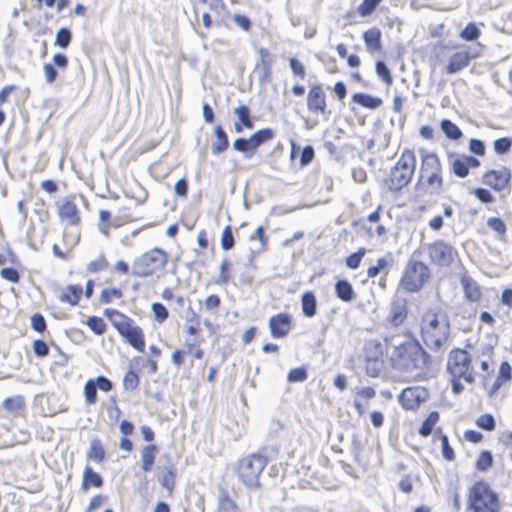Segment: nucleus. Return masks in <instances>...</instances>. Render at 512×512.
I'll return each instance as SVG.
<instances>
[{
	"mask_svg": "<svg viewBox=\"0 0 512 512\" xmlns=\"http://www.w3.org/2000/svg\"><path fill=\"white\" fill-rule=\"evenodd\" d=\"M450 333V324L446 316L427 311L422 317L421 335L424 343L433 351L439 352L446 344Z\"/></svg>",
	"mask_w": 512,
	"mask_h": 512,
	"instance_id": "2",
	"label": "nucleus"
},
{
	"mask_svg": "<svg viewBox=\"0 0 512 512\" xmlns=\"http://www.w3.org/2000/svg\"><path fill=\"white\" fill-rule=\"evenodd\" d=\"M168 260L167 253L159 248L151 249L138 257L132 265V274L137 277L150 276L162 269Z\"/></svg>",
	"mask_w": 512,
	"mask_h": 512,
	"instance_id": "9",
	"label": "nucleus"
},
{
	"mask_svg": "<svg viewBox=\"0 0 512 512\" xmlns=\"http://www.w3.org/2000/svg\"><path fill=\"white\" fill-rule=\"evenodd\" d=\"M102 484L101 476L93 471L90 466H86L83 474V489H87L89 486L100 487Z\"/></svg>",
	"mask_w": 512,
	"mask_h": 512,
	"instance_id": "30",
	"label": "nucleus"
},
{
	"mask_svg": "<svg viewBox=\"0 0 512 512\" xmlns=\"http://www.w3.org/2000/svg\"><path fill=\"white\" fill-rule=\"evenodd\" d=\"M379 2L380 0H364L363 3L359 6V13L362 16L371 14Z\"/></svg>",
	"mask_w": 512,
	"mask_h": 512,
	"instance_id": "59",
	"label": "nucleus"
},
{
	"mask_svg": "<svg viewBox=\"0 0 512 512\" xmlns=\"http://www.w3.org/2000/svg\"><path fill=\"white\" fill-rule=\"evenodd\" d=\"M174 192L176 195L180 196V197H184L187 195V190H188V185H187V181L185 178H181L179 180L176 181V183L174 184Z\"/></svg>",
	"mask_w": 512,
	"mask_h": 512,
	"instance_id": "64",
	"label": "nucleus"
},
{
	"mask_svg": "<svg viewBox=\"0 0 512 512\" xmlns=\"http://www.w3.org/2000/svg\"><path fill=\"white\" fill-rule=\"evenodd\" d=\"M474 195L480 200L482 203H492L494 201L493 195L489 190L485 188H477L474 190Z\"/></svg>",
	"mask_w": 512,
	"mask_h": 512,
	"instance_id": "61",
	"label": "nucleus"
},
{
	"mask_svg": "<svg viewBox=\"0 0 512 512\" xmlns=\"http://www.w3.org/2000/svg\"><path fill=\"white\" fill-rule=\"evenodd\" d=\"M72 40V33L68 28H60L55 35V45L65 49L67 48Z\"/></svg>",
	"mask_w": 512,
	"mask_h": 512,
	"instance_id": "35",
	"label": "nucleus"
},
{
	"mask_svg": "<svg viewBox=\"0 0 512 512\" xmlns=\"http://www.w3.org/2000/svg\"><path fill=\"white\" fill-rule=\"evenodd\" d=\"M151 310L155 316V319L158 321V322H163L165 321L167 318H168V310L167 308L161 304V303H158V302H154L152 305H151Z\"/></svg>",
	"mask_w": 512,
	"mask_h": 512,
	"instance_id": "48",
	"label": "nucleus"
},
{
	"mask_svg": "<svg viewBox=\"0 0 512 512\" xmlns=\"http://www.w3.org/2000/svg\"><path fill=\"white\" fill-rule=\"evenodd\" d=\"M233 148L241 153L246 154L247 157H250L254 154V148H252L251 142H249V138H237L233 142Z\"/></svg>",
	"mask_w": 512,
	"mask_h": 512,
	"instance_id": "37",
	"label": "nucleus"
},
{
	"mask_svg": "<svg viewBox=\"0 0 512 512\" xmlns=\"http://www.w3.org/2000/svg\"><path fill=\"white\" fill-rule=\"evenodd\" d=\"M81 294L82 287L80 285H68L66 291L59 295V300L74 306L78 304Z\"/></svg>",
	"mask_w": 512,
	"mask_h": 512,
	"instance_id": "26",
	"label": "nucleus"
},
{
	"mask_svg": "<svg viewBox=\"0 0 512 512\" xmlns=\"http://www.w3.org/2000/svg\"><path fill=\"white\" fill-rule=\"evenodd\" d=\"M292 317L288 313H279L270 317L269 329L273 338L285 337L292 328Z\"/></svg>",
	"mask_w": 512,
	"mask_h": 512,
	"instance_id": "14",
	"label": "nucleus"
},
{
	"mask_svg": "<svg viewBox=\"0 0 512 512\" xmlns=\"http://www.w3.org/2000/svg\"><path fill=\"white\" fill-rule=\"evenodd\" d=\"M43 70H44L46 82L48 84L53 83L56 80L57 75H58L54 65L50 64V63H45L43 65Z\"/></svg>",
	"mask_w": 512,
	"mask_h": 512,
	"instance_id": "62",
	"label": "nucleus"
},
{
	"mask_svg": "<svg viewBox=\"0 0 512 512\" xmlns=\"http://www.w3.org/2000/svg\"><path fill=\"white\" fill-rule=\"evenodd\" d=\"M215 139L211 144V151L217 155L224 152L229 145L228 137L226 132L221 126H216L214 130Z\"/></svg>",
	"mask_w": 512,
	"mask_h": 512,
	"instance_id": "22",
	"label": "nucleus"
},
{
	"mask_svg": "<svg viewBox=\"0 0 512 512\" xmlns=\"http://www.w3.org/2000/svg\"><path fill=\"white\" fill-rule=\"evenodd\" d=\"M440 439H441V445H442V456L446 460L452 461L454 459L455 455H454V451H453L452 447L449 444L448 437L443 434Z\"/></svg>",
	"mask_w": 512,
	"mask_h": 512,
	"instance_id": "56",
	"label": "nucleus"
},
{
	"mask_svg": "<svg viewBox=\"0 0 512 512\" xmlns=\"http://www.w3.org/2000/svg\"><path fill=\"white\" fill-rule=\"evenodd\" d=\"M159 481L162 486L167 490L171 491L175 485V477L172 469H168L161 477H159Z\"/></svg>",
	"mask_w": 512,
	"mask_h": 512,
	"instance_id": "55",
	"label": "nucleus"
},
{
	"mask_svg": "<svg viewBox=\"0 0 512 512\" xmlns=\"http://www.w3.org/2000/svg\"><path fill=\"white\" fill-rule=\"evenodd\" d=\"M108 266V262L103 254H100L95 260L91 261L87 265V271L90 273L104 270Z\"/></svg>",
	"mask_w": 512,
	"mask_h": 512,
	"instance_id": "46",
	"label": "nucleus"
},
{
	"mask_svg": "<svg viewBox=\"0 0 512 512\" xmlns=\"http://www.w3.org/2000/svg\"><path fill=\"white\" fill-rule=\"evenodd\" d=\"M266 464V458L258 454L243 458L238 464L240 480L249 488L259 487V477Z\"/></svg>",
	"mask_w": 512,
	"mask_h": 512,
	"instance_id": "10",
	"label": "nucleus"
},
{
	"mask_svg": "<svg viewBox=\"0 0 512 512\" xmlns=\"http://www.w3.org/2000/svg\"><path fill=\"white\" fill-rule=\"evenodd\" d=\"M59 216L67 221L70 225H77L80 221L77 206L72 201H65L59 207Z\"/></svg>",
	"mask_w": 512,
	"mask_h": 512,
	"instance_id": "20",
	"label": "nucleus"
},
{
	"mask_svg": "<svg viewBox=\"0 0 512 512\" xmlns=\"http://www.w3.org/2000/svg\"><path fill=\"white\" fill-rule=\"evenodd\" d=\"M430 278L429 267L417 260H410L400 280V287L407 292H418Z\"/></svg>",
	"mask_w": 512,
	"mask_h": 512,
	"instance_id": "8",
	"label": "nucleus"
},
{
	"mask_svg": "<svg viewBox=\"0 0 512 512\" xmlns=\"http://www.w3.org/2000/svg\"><path fill=\"white\" fill-rule=\"evenodd\" d=\"M420 181L428 188L430 194H439L443 186L442 165L435 153L422 151Z\"/></svg>",
	"mask_w": 512,
	"mask_h": 512,
	"instance_id": "4",
	"label": "nucleus"
},
{
	"mask_svg": "<svg viewBox=\"0 0 512 512\" xmlns=\"http://www.w3.org/2000/svg\"><path fill=\"white\" fill-rule=\"evenodd\" d=\"M487 226L492 229L493 231L504 234L506 231V226L504 222L500 218H489L487 220Z\"/></svg>",
	"mask_w": 512,
	"mask_h": 512,
	"instance_id": "60",
	"label": "nucleus"
},
{
	"mask_svg": "<svg viewBox=\"0 0 512 512\" xmlns=\"http://www.w3.org/2000/svg\"><path fill=\"white\" fill-rule=\"evenodd\" d=\"M451 171L460 178H465L469 174V170L463 158H456L451 161Z\"/></svg>",
	"mask_w": 512,
	"mask_h": 512,
	"instance_id": "38",
	"label": "nucleus"
},
{
	"mask_svg": "<svg viewBox=\"0 0 512 512\" xmlns=\"http://www.w3.org/2000/svg\"><path fill=\"white\" fill-rule=\"evenodd\" d=\"M447 372L451 377L462 378L467 383L475 381L474 359L463 349L450 351L447 359Z\"/></svg>",
	"mask_w": 512,
	"mask_h": 512,
	"instance_id": "6",
	"label": "nucleus"
},
{
	"mask_svg": "<svg viewBox=\"0 0 512 512\" xmlns=\"http://www.w3.org/2000/svg\"><path fill=\"white\" fill-rule=\"evenodd\" d=\"M33 352L38 357H45L49 354V347L45 341L37 339L32 344Z\"/></svg>",
	"mask_w": 512,
	"mask_h": 512,
	"instance_id": "54",
	"label": "nucleus"
},
{
	"mask_svg": "<svg viewBox=\"0 0 512 512\" xmlns=\"http://www.w3.org/2000/svg\"><path fill=\"white\" fill-rule=\"evenodd\" d=\"M215 512H241L236 502L223 487L218 488L217 507Z\"/></svg>",
	"mask_w": 512,
	"mask_h": 512,
	"instance_id": "18",
	"label": "nucleus"
},
{
	"mask_svg": "<svg viewBox=\"0 0 512 512\" xmlns=\"http://www.w3.org/2000/svg\"><path fill=\"white\" fill-rule=\"evenodd\" d=\"M0 275L2 278L12 282V283H18L20 276L16 269L11 267H4L0 270Z\"/></svg>",
	"mask_w": 512,
	"mask_h": 512,
	"instance_id": "57",
	"label": "nucleus"
},
{
	"mask_svg": "<svg viewBox=\"0 0 512 512\" xmlns=\"http://www.w3.org/2000/svg\"><path fill=\"white\" fill-rule=\"evenodd\" d=\"M234 114L237 116L238 121L246 128H253V122L250 118V110L246 105H241L234 109Z\"/></svg>",
	"mask_w": 512,
	"mask_h": 512,
	"instance_id": "34",
	"label": "nucleus"
},
{
	"mask_svg": "<svg viewBox=\"0 0 512 512\" xmlns=\"http://www.w3.org/2000/svg\"><path fill=\"white\" fill-rule=\"evenodd\" d=\"M122 292L119 289H104L100 294V302L102 303H110L112 298H121Z\"/></svg>",
	"mask_w": 512,
	"mask_h": 512,
	"instance_id": "53",
	"label": "nucleus"
},
{
	"mask_svg": "<svg viewBox=\"0 0 512 512\" xmlns=\"http://www.w3.org/2000/svg\"><path fill=\"white\" fill-rule=\"evenodd\" d=\"M363 39L369 52L373 53L381 50V31L379 29L372 28L365 31Z\"/></svg>",
	"mask_w": 512,
	"mask_h": 512,
	"instance_id": "21",
	"label": "nucleus"
},
{
	"mask_svg": "<svg viewBox=\"0 0 512 512\" xmlns=\"http://www.w3.org/2000/svg\"><path fill=\"white\" fill-rule=\"evenodd\" d=\"M476 424L479 428L492 431L495 428V420L491 414H483L477 418Z\"/></svg>",
	"mask_w": 512,
	"mask_h": 512,
	"instance_id": "45",
	"label": "nucleus"
},
{
	"mask_svg": "<svg viewBox=\"0 0 512 512\" xmlns=\"http://www.w3.org/2000/svg\"><path fill=\"white\" fill-rule=\"evenodd\" d=\"M428 397V391L422 387H408L404 389L399 400L405 409L414 410L425 402Z\"/></svg>",
	"mask_w": 512,
	"mask_h": 512,
	"instance_id": "13",
	"label": "nucleus"
},
{
	"mask_svg": "<svg viewBox=\"0 0 512 512\" xmlns=\"http://www.w3.org/2000/svg\"><path fill=\"white\" fill-rule=\"evenodd\" d=\"M511 180V170L507 167H502L499 170H489L483 177V184L491 187L495 191H502L505 189Z\"/></svg>",
	"mask_w": 512,
	"mask_h": 512,
	"instance_id": "12",
	"label": "nucleus"
},
{
	"mask_svg": "<svg viewBox=\"0 0 512 512\" xmlns=\"http://www.w3.org/2000/svg\"><path fill=\"white\" fill-rule=\"evenodd\" d=\"M479 35L480 30L474 23H469L460 33V37L466 41H474Z\"/></svg>",
	"mask_w": 512,
	"mask_h": 512,
	"instance_id": "43",
	"label": "nucleus"
},
{
	"mask_svg": "<svg viewBox=\"0 0 512 512\" xmlns=\"http://www.w3.org/2000/svg\"><path fill=\"white\" fill-rule=\"evenodd\" d=\"M307 379V371L305 368L299 367L290 370L288 373V381L303 382Z\"/></svg>",
	"mask_w": 512,
	"mask_h": 512,
	"instance_id": "52",
	"label": "nucleus"
},
{
	"mask_svg": "<svg viewBox=\"0 0 512 512\" xmlns=\"http://www.w3.org/2000/svg\"><path fill=\"white\" fill-rule=\"evenodd\" d=\"M438 420H439L438 412L432 411L428 415L426 420L422 423V425L419 429V434L424 437H427L428 435H430L432 433V430H433L435 424L438 422Z\"/></svg>",
	"mask_w": 512,
	"mask_h": 512,
	"instance_id": "33",
	"label": "nucleus"
},
{
	"mask_svg": "<svg viewBox=\"0 0 512 512\" xmlns=\"http://www.w3.org/2000/svg\"><path fill=\"white\" fill-rule=\"evenodd\" d=\"M469 150L476 155L482 156L485 154V146L481 140L471 139L469 142Z\"/></svg>",
	"mask_w": 512,
	"mask_h": 512,
	"instance_id": "63",
	"label": "nucleus"
},
{
	"mask_svg": "<svg viewBox=\"0 0 512 512\" xmlns=\"http://www.w3.org/2000/svg\"><path fill=\"white\" fill-rule=\"evenodd\" d=\"M123 385L126 390H135L139 385V377L136 372L129 370L123 378Z\"/></svg>",
	"mask_w": 512,
	"mask_h": 512,
	"instance_id": "44",
	"label": "nucleus"
},
{
	"mask_svg": "<svg viewBox=\"0 0 512 512\" xmlns=\"http://www.w3.org/2000/svg\"><path fill=\"white\" fill-rule=\"evenodd\" d=\"M430 260L439 266H449L457 256L456 249L443 240L435 241L427 245Z\"/></svg>",
	"mask_w": 512,
	"mask_h": 512,
	"instance_id": "11",
	"label": "nucleus"
},
{
	"mask_svg": "<svg viewBox=\"0 0 512 512\" xmlns=\"http://www.w3.org/2000/svg\"><path fill=\"white\" fill-rule=\"evenodd\" d=\"M234 246V237L231 228L227 226L221 235V247L224 250H230Z\"/></svg>",
	"mask_w": 512,
	"mask_h": 512,
	"instance_id": "49",
	"label": "nucleus"
},
{
	"mask_svg": "<svg viewBox=\"0 0 512 512\" xmlns=\"http://www.w3.org/2000/svg\"><path fill=\"white\" fill-rule=\"evenodd\" d=\"M301 306L306 317H313L316 314L317 300L313 292L308 291L302 295Z\"/></svg>",
	"mask_w": 512,
	"mask_h": 512,
	"instance_id": "24",
	"label": "nucleus"
},
{
	"mask_svg": "<svg viewBox=\"0 0 512 512\" xmlns=\"http://www.w3.org/2000/svg\"><path fill=\"white\" fill-rule=\"evenodd\" d=\"M352 100L360 104L361 106L368 108V109H377L379 108L383 101L381 98L372 96L366 93L357 92L352 95Z\"/></svg>",
	"mask_w": 512,
	"mask_h": 512,
	"instance_id": "23",
	"label": "nucleus"
},
{
	"mask_svg": "<svg viewBox=\"0 0 512 512\" xmlns=\"http://www.w3.org/2000/svg\"><path fill=\"white\" fill-rule=\"evenodd\" d=\"M87 456L89 459L97 462L103 461L105 457V451L99 439L94 438L91 440Z\"/></svg>",
	"mask_w": 512,
	"mask_h": 512,
	"instance_id": "32",
	"label": "nucleus"
},
{
	"mask_svg": "<svg viewBox=\"0 0 512 512\" xmlns=\"http://www.w3.org/2000/svg\"><path fill=\"white\" fill-rule=\"evenodd\" d=\"M416 168V156L413 151L405 150L391 169L388 187L390 190L399 191L406 187L414 175Z\"/></svg>",
	"mask_w": 512,
	"mask_h": 512,
	"instance_id": "5",
	"label": "nucleus"
},
{
	"mask_svg": "<svg viewBox=\"0 0 512 512\" xmlns=\"http://www.w3.org/2000/svg\"><path fill=\"white\" fill-rule=\"evenodd\" d=\"M106 315L112 317L113 326L126 341L139 352H144V336L142 330L124 314L116 310H106Z\"/></svg>",
	"mask_w": 512,
	"mask_h": 512,
	"instance_id": "7",
	"label": "nucleus"
},
{
	"mask_svg": "<svg viewBox=\"0 0 512 512\" xmlns=\"http://www.w3.org/2000/svg\"><path fill=\"white\" fill-rule=\"evenodd\" d=\"M376 73L377 75L387 84L391 85L393 82V78L391 76V72L387 65L383 61L376 62Z\"/></svg>",
	"mask_w": 512,
	"mask_h": 512,
	"instance_id": "42",
	"label": "nucleus"
},
{
	"mask_svg": "<svg viewBox=\"0 0 512 512\" xmlns=\"http://www.w3.org/2000/svg\"><path fill=\"white\" fill-rule=\"evenodd\" d=\"M471 60V56L468 51H459L454 53L449 60L446 71L448 74H455L462 69L466 68Z\"/></svg>",
	"mask_w": 512,
	"mask_h": 512,
	"instance_id": "17",
	"label": "nucleus"
},
{
	"mask_svg": "<svg viewBox=\"0 0 512 512\" xmlns=\"http://www.w3.org/2000/svg\"><path fill=\"white\" fill-rule=\"evenodd\" d=\"M158 451V448L156 445H147L142 449L141 452V461H142V470L144 472H148L151 470L154 461L155 456Z\"/></svg>",
	"mask_w": 512,
	"mask_h": 512,
	"instance_id": "28",
	"label": "nucleus"
},
{
	"mask_svg": "<svg viewBox=\"0 0 512 512\" xmlns=\"http://www.w3.org/2000/svg\"><path fill=\"white\" fill-rule=\"evenodd\" d=\"M308 109L313 113H327L326 95L320 84L313 85L307 96Z\"/></svg>",
	"mask_w": 512,
	"mask_h": 512,
	"instance_id": "15",
	"label": "nucleus"
},
{
	"mask_svg": "<svg viewBox=\"0 0 512 512\" xmlns=\"http://www.w3.org/2000/svg\"><path fill=\"white\" fill-rule=\"evenodd\" d=\"M440 127L443 133L452 140H458L462 137V131L460 128L448 119H443L440 122Z\"/></svg>",
	"mask_w": 512,
	"mask_h": 512,
	"instance_id": "31",
	"label": "nucleus"
},
{
	"mask_svg": "<svg viewBox=\"0 0 512 512\" xmlns=\"http://www.w3.org/2000/svg\"><path fill=\"white\" fill-rule=\"evenodd\" d=\"M87 326L97 335H101L105 332L106 324L103 319L96 316H91L87 320Z\"/></svg>",
	"mask_w": 512,
	"mask_h": 512,
	"instance_id": "41",
	"label": "nucleus"
},
{
	"mask_svg": "<svg viewBox=\"0 0 512 512\" xmlns=\"http://www.w3.org/2000/svg\"><path fill=\"white\" fill-rule=\"evenodd\" d=\"M511 145V139L503 137L494 141V150L497 154H504L510 150Z\"/></svg>",
	"mask_w": 512,
	"mask_h": 512,
	"instance_id": "50",
	"label": "nucleus"
},
{
	"mask_svg": "<svg viewBox=\"0 0 512 512\" xmlns=\"http://www.w3.org/2000/svg\"><path fill=\"white\" fill-rule=\"evenodd\" d=\"M335 292L338 298L344 302H351L354 297L352 285L347 280H339L335 284Z\"/></svg>",
	"mask_w": 512,
	"mask_h": 512,
	"instance_id": "25",
	"label": "nucleus"
},
{
	"mask_svg": "<svg viewBox=\"0 0 512 512\" xmlns=\"http://www.w3.org/2000/svg\"><path fill=\"white\" fill-rule=\"evenodd\" d=\"M389 266V262L386 258L382 257L377 260L376 265L370 266L367 270V276L369 278H375L380 272Z\"/></svg>",
	"mask_w": 512,
	"mask_h": 512,
	"instance_id": "47",
	"label": "nucleus"
},
{
	"mask_svg": "<svg viewBox=\"0 0 512 512\" xmlns=\"http://www.w3.org/2000/svg\"><path fill=\"white\" fill-rule=\"evenodd\" d=\"M31 327L39 333L46 330V321L40 313H35L31 316Z\"/></svg>",
	"mask_w": 512,
	"mask_h": 512,
	"instance_id": "51",
	"label": "nucleus"
},
{
	"mask_svg": "<svg viewBox=\"0 0 512 512\" xmlns=\"http://www.w3.org/2000/svg\"><path fill=\"white\" fill-rule=\"evenodd\" d=\"M468 506L473 512H500L502 508L498 495L483 481L471 487Z\"/></svg>",
	"mask_w": 512,
	"mask_h": 512,
	"instance_id": "3",
	"label": "nucleus"
},
{
	"mask_svg": "<svg viewBox=\"0 0 512 512\" xmlns=\"http://www.w3.org/2000/svg\"><path fill=\"white\" fill-rule=\"evenodd\" d=\"M493 464V456L490 451H482L476 461V469L485 472Z\"/></svg>",
	"mask_w": 512,
	"mask_h": 512,
	"instance_id": "36",
	"label": "nucleus"
},
{
	"mask_svg": "<svg viewBox=\"0 0 512 512\" xmlns=\"http://www.w3.org/2000/svg\"><path fill=\"white\" fill-rule=\"evenodd\" d=\"M85 401L87 404H94L97 399V386L94 379H89L84 386Z\"/></svg>",
	"mask_w": 512,
	"mask_h": 512,
	"instance_id": "39",
	"label": "nucleus"
},
{
	"mask_svg": "<svg viewBox=\"0 0 512 512\" xmlns=\"http://www.w3.org/2000/svg\"><path fill=\"white\" fill-rule=\"evenodd\" d=\"M24 405H25V401L21 395L7 397L2 403L3 409L7 410L14 416L20 414V412L24 408Z\"/></svg>",
	"mask_w": 512,
	"mask_h": 512,
	"instance_id": "27",
	"label": "nucleus"
},
{
	"mask_svg": "<svg viewBox=\"0 0 512 512\" xmlns=\"http://www.w3.org/2000/svg\"><path fill=\"white\" fill-rule=\"evenodd\" d=\"M274 137V132L270 128H265L256 131L249 137V142L252 144V148L256 150L263 143L271 140Z\"/></svg>",
	"mask_w": 512,
	"mask_h": 512,
	"instance_id": "29",
	"label": "nucleus"
},
{
	"mask_svg": "<svg viewBox=\"0 0 512 512\" xmlns=\"http://www.w3.org/2000/svg\"><path fill=\"white\" fill-rule=\"evenodd\" d=\"M315 152L311 145H307L301 151L300 164L301 166H307L314 158Z\"/></svg>",
	"mask_w": 512,
	"mask_h": 512,
	"instance_id": "58",
	"label": "nucleus"
},
{
	"mask_svg": "<svg viewBox=\"0 0 512 512\" xmlns=\"http://www.w3.org/2000/svg\"><path fill=\"white\" fill-rule=\"evenodd\" d=\"M407 317V303L403 298H397L391 304L389 320L394 326L401 325Z\"/></svg>",
	"mask_w": 512,
	"mask_h": 512,
	"instance_id": "16",
	"label": "nucleus"
},
{
	"mask_svg": "<svg viewBox=\"0 0 512 512\" xmlns=\"http://www.w3.org/2000/svg\"><path fill=\"white\" fill-rule=\"evenodd\" d=\"M366 254V248L361 247L356 252L352 253L346 258V265L351 269H357L361 263L362 258Z\"/></svg>",
	"mask_w": 512,
	"mask_h": 512,
	"instance_id": "40",
	"label": "nucleus"
},
{
	"mask_svg": "<svg viewBox=\"0 0 512 512\" xmlns=\"http://www.w3.org/2000/svg\"><path fill=\"white\" fill-rule=\"evenodd\" d=\"M392 348L390 359L395 369L420 375L428 368L430 356L417 341L406 339Z\"/></svg>",
	"mask_w": 512,
	"mask_h": 512,
	"instance_id": "1",
	"label": "nucleus"
},
{
	"mask_svg": "<svg viewBox=\"0 0 512 512\" xmlns=\"http://www.w3.org/2000/svg\"><path fill=\"white\" fill-rule=\"evenodd\" d=\"M461 284L465 297L471 302H477L482 295L481 288L471 277L464 274L461 277Z\"/></svg>",
	"mask_w": 512,
	"mask_h": 512,
	"instance_id": "19",
	"label": "nucleus"
}]
</instances>
